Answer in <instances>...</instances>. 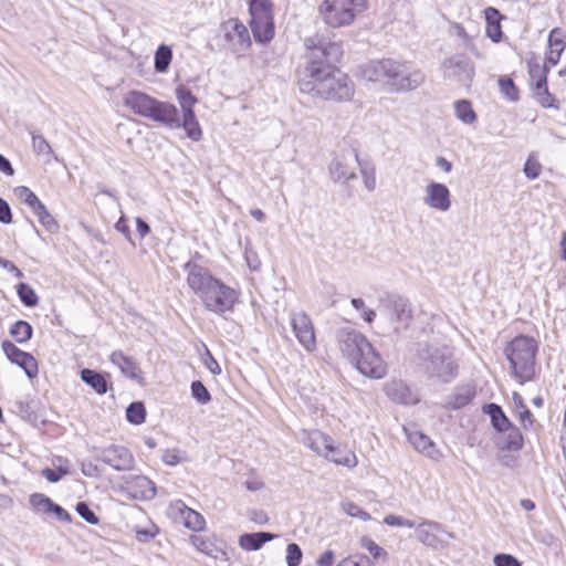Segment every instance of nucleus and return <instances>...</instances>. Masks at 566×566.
<instances>
[{"label": "nucleus", "mask_w": 566, "mask_h": 566, "mask_svg": "<svg viewBox=\"0 0 566 566\" xmlns=\"http://www.w3.org/2000/svg\"><path fill=\"white\" fill-rule=\"evenodd\" d=\"M305 48L306 65L297 74L300 91L324 101H350L355 84L335 65L343 55L342 43L315 34L305 40Z\"/></svg>", "instance_id": "nucleus-1"}, {"label": "nucleus", "mask_w": 566, "mask_h": 566, "mask_svg": "<svg viewBox=\"0 0 566 566\" xmlns=\"http://www.w3.org/2000/svg\"><path fill=\"white\" fill-rule=\"evenodd\" d=\"M189 289L199 297L203 307L217 315L231 312L240 298V291L227 285L211 272L193 262L184 265Z\"/></svg>", "instance_id": "nucleus-2"}, {"label": "nucleus", "mask_w": 566, "mask_h": 566, "mask_svg": "<svg viewBox=\"0 0 566 566\" xmlns=\"http://www.w3.org/2000/svg\"><path fill=\"white\" fill-rule=\"evenodd\" d=\"M337 347L357 370L366 377L380 379L387 374V364L364 334L350 326L335 332Z\"/></svg>", "instance_id": "nucleus-3"}, {"label": "nucleus", "mask_w": 566, "mask_h": 566, "mask_svg": "<svg viewBox=\"0 0 566 566\" xmlns=\"http://www.w3.org/2000/svg\"><path fill=\"white\" fill-rule=\"evenodd\" d=\"M419 368L429 378L442 382L452 381L458 374L453 350L444 345H423L418 352Z\"/></svg>", "instance_id": "nucleus-4"}, {"label": "nucleus", "mask_w": 566, "mask_h": 566, "mask_svg": "<svg viewBox=\"0 0 566 566\" xmlns=\"http://www.w3.org/2000/svg\"><path fill=\"white\" fill-rule=\"evenodd\" d=\"M536 352L534 338L523 335L515 337L504 349L513 375L521 384L531 380L534 375Z\"/></svg>", "instance_id": "nucleus-5"}, {"label": "nucleus", "mask_w": 566, "mask_h": 566, "mask_svg": "<svg viewBox=\"0 0 566 566\" xmlns=\"http://www.w3.org/2000/svg\"><path fill=\"white\" fill-rule=\"evenodd\" d=\"M366 8L365 0H324L318 13L326 25L337 29L350 25Z\"/></svg>", "instance_id": "nucleus-6"}, {"label": "nucleus", "mask_w": 566, "mask_h": 566, "mask_svg": "<svg viewBox=\"0 0 566 566\" xmlns=\"http://www.w3.org/2000/svg\"><path fill=\"white\" fill-rule=\"evenodd\" d=\"M124 104L135 114L161 124H164V122H172L175 115L174 104L158 101L137 91L127 93L124 97Z\"/></svg>", "instance_id": "nucleus-7"}, {"label": "nucleus", "mask_w": 566, "mask_h": 566, "mask_svg": "<svg viewBox=\"0 0 566 566\" xmlns=\"http://www.w3.org/2000/svg\"><path fill=\"white\" fill-rule=\"evenodd\" d=\"M379 302L384 315L394 325L396 333L408 328L412 318V310L408 298L396 293H388L381 296Z\"/></svg>", "instance_id": "nucleus-8"}, {"label": "nucleus", "mask_w": 566, "mask_h": 566, "mask_svg": "<svg viewBox=\"0 0 566 566\" xmlns=\"http://www.w3.org/2000/svg\"><path fill=\"white\" fill-rule=\"evenodd\" d=\"M424 81L426 74L421 70L413 69L406 62L396 61L388 91L391 93L413 91L421 86Z\"/></svg>", "instance_id": "nucleus-9"}, {"label": "nucleus", "mask_w": 566, "mask_h": 566, "mask_svg": "<svg viewBox=\"0 0 566 566\" xmlns=\"http://www.w3.org/2000/svg\"><path fill=\"white\" fill-rule=\"evenodd\" d=\"M292 332L298 344L306 353H314L317 349L315 327L310 315L303 311L290 314Z\"/></svg>", "instance_id": "nucleus-10"}, {"label": "nucleus", "mask_w": 566, "mask_h": 566, "mask_svg": "<svg viewBox=\"0 0 566 566\" xmlns=\"http://www.w3.org/2000/svg\"><path fill=\"white\" fill-rule=\"evenodd\" d=\"M358 164V154L355 149H343L335 155L329 165L331 178L334 182L340 184L355 179Z\"/></svg>", "instance_id": "nucleus-11"}, {"label": "nucleus", "mask_w": 566, "mask_h": 566, "mask_svg": "<svg viewBox=\"0 0 566 566\" xmlns=\"http://www.w3.org/2000/svg\"><path fill=\"white\" fill-rule=\"evenodd\" d=\"M415 528L417 539L434 549L446 548L449 545V538L452 537L441 524L429 520H423Z\"/></svg>", "instance_id": "nucleus-12"}, {"label": "nucleus", "mask_w": 566, "mask_h": 566, "mask_svg": "<svg viewBox=\"0 0 566 566\" xmlns=\"http://www.w3.org/2000/svg\"><path fill=\"white\" fill-rule=\"evenodd\" d=\"M441 67L444 77L454 80L463 85H469L475 74L473 62L461 54H457L444 60Z\"/></svg>", "instance_id": "nucleus-13"}, {"label": "nucleus", "mask_w": 566, "mask_h": 566, "mask_svg": "<svg viewBox=\"0 0 566 566\" xmlns=\"http://www.w3.org/2000/svg\"><path fill=\"white\" fill-rule=\"evenodd\" d=\"M220 32L229 48L234 52L245 51L251 44L247 27L238 19L224 21L220 27Z\"/></svg>", "instance_id": "nucleus-14"}, {"label": "nucleus", "mask_w": 566, "mask_h": 566, "mask_svg": "<svg viewBox=\"0 0 566 566\" xmlns=\"http://www.w3.org/2000/svg\"><path fill=\"white\" fill-rule=\"evenodd\" d=\"M422 201L427 207L439 212H447L452 206L449 188L437 181H430L426 185Z\"/></svg>", "instance_id": "nucleus-15"}, {"label": "nucleus", "mask_w": 566, "mask_h": 566, "mask_svg": "<svg viewBox=\"0 0 566 566\" xmlns=\"http://www.w3.org/2000/svg\"><path fill=\"white\" fill-rule=\"evenodd\" d=\"M301 441L306 448L323 458H328V453L336 451L333 438L319 430H303Z\"/></svg>", "instance_id": "nucleus-16"}, {"label": "nucleus", "mask_w": 566, "mask_h": 566, "mask_svg": "<svg viewBox=\"0 0 566 566\" xmlns=\"http://www.w3.org/2000/svg\"><path fill=\"white\" fill-rule=\"evenodd\" d=\"M1 347L7 358L21 367L30 379L38 375V361L31 354L21 350L10 340L2 342Z\"/></svg>", "instance_id": "nucleus-17"}, {"label": "nucleus", "mask_w": 566, "mask_h": 566, "mask_svg": "<svg viewBox=\"0 0 566 566\" xmlns=\"http://www.w3.org/2000/svg\"><path fill=\"white\" fill-rule=\"evenodd\" d=\"M396 60L384 59L370 61L364 67V76L369 82L379 83L388 88Z\"/></svg>", "instance_id": "nucleus-18"}, {"label": "nucleus", "mask_w": 566, "mask_h": 566, "mask_svg": "<svg viewBox=\"0 0 566 566\" xmlns=\"http://www.w3.org/2000/svg\"><path fill=\"white\" fill-rule=\"evenodd\" d=\"M101 460L117 471H128L134 468V457L124 447H111L102 452Z\"/></svg>", "instance_id": "nucleus-19"}, {"label": "nucleus", "mask_w": 566, "mask_h": 566, "mask_svg": "<svg viewBox=\"0 0 566 566\" xmlns=\"http://www.w3.org/2000/svg\"><path fill=\"white\" fill-rule=\"evenodd\" d=\"M190 542L196 547V549L213 559H228V554L226 552L224 544L216 535H192L190 537Z\"/></svg>", "instance_id": "nucleus-20"}, {"label": "nucleus", "mask_w": 566, "mask_h": 566, "mask_svg": "<svg viewBox=\"0 0 566 566\" xmlns=\"http://www.w3.org/2000/svg\"><path fill=\"white\" fill-rule=\"evenodd\" d=\"M123 490L136 500H151L156 495L154 482L144 475H135L127 479Z\"/></svg>", "instance_id": "nucleus-21"}, {"label": "nucleus", "mask_w": 566, "mask_h": 566, "mask_svg": "<svg viewBox=\"0 0 566 566\" xmlns=\"http://www.w3.org/2000/svg\"><path fill=\"white\" fill-rule=\"evenodd\" d=\"M164 125L170 128H184L187 137L195 142H198L202 137V130L195 113L182 114L180 117L179 111L176 106L172 122H164Z\"/></svg>", "instance_id": "nucleus-22"}, {"label": "nucleus", "mask_w": 566, "mask_h": 566, "mask_svg": "<svg viewBox=\"0 0 566 566\" xmlns=\"http://www.w3.org/2000/svg\"><path fill=\"white\" fill-rule=\"evenodd\" d=\"M386 395L390 400L401 405H415L419 401L417 395L401 380H392L385 387Z\"/></svg>", "instance_id": "nucleus-23"}, {"label": "nucleus", "mask_w": 566, "mask_h": 566, "mask_svg": "<svg viewBox=\"0 0 566 566\" xmlns=\"http://www.w3.org/2000/svg\"><path fill=\"white\" fill-rule=\"evenodd\" d=\"M109 360L119 368L120 373L130 379L140 378V369L136 360L126 356L122 350H115L111 354Z\"/></svg>", "instance_id": "nucleus-24"}, {"label": "nucleus", "mask_w": 566, "mask_h": 566, "mask_svg": "<svg viewBox=\"0 0 566 566\" xmlns=\"http://www.w3.org/2000/svg\"><path fill=\"white\" fill-rule=\"evenodd\" d=\"M566 46L565 36L560 29H553L548 36V53L546 54L545 62L549 64V66H555L562 53L564 52Z\"/></svg>", "instance_id": "nucleus-25"}, {"label": "nucleus", "mask_w": 566, "mask_h": 566, "mask_svg": "<svg viewBox=\"0 0 566 566\" xmlns=\"http://www.w3.org/2000/svg\"><path fill=\"white\" fill-rule=\"evenodd\" d=\"M171 509L180 513L185 527L195 532L203 530L206 521L200 513L186 506L181 501L174 503Z\"/></svg>", "instance_id": "nucleus-26"}, {"label": "nucleus", "mask_w": 566, "mask_h": 566, "mask_svg": "<svg viewBox=\"0 0 566 566\" xmlns=\"http://www.w3.org/2000/svg\"><path fill=\"white\" fill-rule=\"evenodd\" d=\"M403 430L408 437L409 442L413 446V448L417 451L424 453L427 457L432 458V459L438 458L439 452L434 448L432 441L430 440V438L428 436L423 434L420 431H416V430L409 431L406 428Z\"/></svg>", "instance_id": "nucleus-27"}, {"label": "nucleus", "mask_w": 566, "mask_h": 566, "mask_svg": "<svg viewBox=\"0 0 566 566\" xmlns=\"http://www.w3.org/2000/svg\"><path fill=\"white\" fill-rule=\"evenodd\" d=\"M263 20H251L250 25L253 36L256 42L266 43L274 36V22L273 18H266Z\"/></svg>", "instance_id": "nucleus-28"}, {"label": "nucleus", "mask_w": 566, "mask_h": 566, "mask_svg": "<svg viewBox=\"0 0 566 566\" xmlns=\"http://www.w3.org/2000/svg\"><path fill=\"white\" fill-rule=\"evenodd\" d=\"M274 536L275 535L266 532L243 534L239 538V545L245 551H258L263 546V544L272 541Z\"/></svg>", "instance_id": "nucleus-29"}, {"label": "nucleus", "mask_w": 566, "mask_h": 566, "mask_svg": "<svg viewBox=\"0 0 566 566\" xmlns=\"http://www.w3.org/2000/svg\"><path fill=\"white\" fill-rule=\"evenodd\" d=\"M484 17L486 20V34L493 42H499L502 36L501 30V19L499 10L495 8L489 7L484 10Z\"/></svg>", "instance_id": "nucleus-30"}, {"label": "nucleus", "mask_w": 566, "mask_h": 566, "mask_svg": "<svg viewBox=\"0 0 566 566\" xmlns=\"http://www.w3.org/2000/svg\"><path fill=\"white\" fill-rule=\"evenodd\" d=\"M81 379L86 385L92 387L95 390V392L98 395H104L108 390V385H107L105 377L102 374H99L93 369H88V368L82 369L81 370Z\"/></svg>", "instance_id": "nucleus-31"}, {"label": "nucleus", "mask_w": 566, "mask_h": 566, "mask_svg": "<svg viewBox=\"0 0 566 566\" xmlns=\"http://www.w3.org/2000/svg\"><path fill=\"white\" fill-rule=\"evenodd\" d=\"M251 20L273 18L272 3L270 0H248ZM265 20H263L264 22Z\"/></svg>", "instance_id": "nucleus-32"}, {"label": "nucleus", "mask_w": 566, "mask_h": 566, "mask_svg": "<svg viewBox=\"0 0 566 566\" xmlns=\"http://www.w3.org/2000/svg\"><path fill=\"white\" fill-rule=\"evenodd\" d=\"M485 413L491 418L492 426L500 432L505 430L512 423L503 412L502 408L495 403H489L484 407Z\"/></svg>", "instance_id": "nucleus-33"}, {"label": "nucleus", "mask_w": 566, "mask_h": 566, "mask_svg": "<svg viewBox=\"0 0 566 566\" xmlns=\"http://www.w3.org/2000/svg\"><path fill=\"white\" fill-rule=\"evenodd\" d=\"M176 98L182 114L195 113L193 107L198 99L189 88L185 87L184 85H179L176 88Z\"/></svg>", "instance_id": "nucleus-34"}, {"label": "nucleus", "mask_w": 566, "mask_h": 566, "mask_svg": "<svg viewBox=\"0 0 566 566\" xmlns=\"http://www.w3.org/2000/svg\"><path fill=\"white\" fill-rule=\"evenodd\" d=\"M326 459L337 465H343L349 469H353L358 464V459L353 451L339 450L337 448L335 452L328 453V458Z\"/></svg>", "instance_id": "nucleus-35"}, {"label": "nucleus", "mask_w": 566, "mask_h": 566, "mask_svg": "<svg viewBox=\"0 0 566 566\" xmlns=\"http://www.w3.org/2000/svg\"><path fill=\"white\" fill-rule=\"evenodd\" d=\"M455 116L463 124L472 125L476 122V114L472 108V105L467 99H460L454 103Z\"/></svg>", "instance_id": "nucleus-36"}, {"label": "nucleus", "mask_w": 566, "mask_h": 566, "mask_svg": "<svg viewBox=\"0 0 566 566\" xmlns=\"http://www.w3.org/2000/svg\"><path fill=\"white\" fill-rule=\"evenodd\" d=\"M504 434L502 448L507 450H520L523 446V437L520 430L513 424L501 431Z\"/></svg>", "instance_id": "nucleus-37"}, {"label": "nucleus", "mask_w": 566, "mask_h": 566, "mask_svg": "<svg viewBox=\"0 0 566 566\" xmlns=\"http://www.w3.org/2000/svg\"><path fill=\"white\" fill-rule=\"evenodd\" d=\"M32 212L38 217L39 222L50 232H56L59 230V223L54 217L49 212L44 203L41 201Z\"/></svg>", "instance_id": "nucleus-38"}, {"label": "nucleus", "mask_w": 566, "mask_h": 566, "mask_svg": "<svg viewBox=\"0 0 566 566\" xmlns=\"http://www.w3.org/2000/svg\"><path fill=\"white\" fill-rule=\"evenodd\" d=\"M475 391L471 386H464L457 389L449 403L454 409L467 406L474 397Z\"/></svg>", "instance_id": "nucleus-39"}, {"label": "nucleus", "mask_w": 566, "mask_h": 566, "mask_svg": "<svg viewBox=\"0 0 566 566\" xmlns=\"http://www.w3.org/2000/svg\"><path fill=\"white\" fill-rule=\"evenodd\" d=\"M171 59V49L167 45H160L155 53V70L159 73L166 72Z\"/></svg>", "instance_id": "nucleus-40"}, {"label": "nucleus", "mask_w": 566, "mask_h": 566, "mask_svg": "<svg viewBox=\"0 0 566 566\" xmlns=\"http://www.w3.org/2000/svg\"><path fill=\"white\" fill-rule=\"evenodd\" d=\"M10 334L18 343L28 342L32 337V326L25 321H18L11 326Z\"/></svg>", "instance_id": "nucleus-41"}, {"label": "nucleus", "mask_w": 566, "mask_h": 566, "mask_svg": "<svg viewBox=\"0 0 566 566\" xmlns=\"http://www.w3.org/2000/svg\"><path fill=\"white\" fill-rule=\"evenodd\" d=\"M17 293L20 298V301L28 307H33L38 305L39 297L35 293V291L25 283H20L17 286Z\"/></svg>", "instance_id": "nucleus-42"}, {"label": "nucleus", "mask_w": 566, "mask_h": 566, "mask_svg": "<svg viewBox=\"0 0 566 566\" xmlns=\"http://www.w3.org/2000/svg\"><path fill=\"white\" fill-rule=\"evenodd\" d=\"M30 504L38 513L51 514L54 503L41 493H34L30 496Z\"/></svg>", "instance_id": "nucleus-43"}, {"label": "nucleus", "mask_w": 566, "mask_h": 566, "mask_svg": "<svg viewBox=\"0 0 566 566\" xmlns=\"http://www.w3.org/2000/svg\"><path fill=\"white\" fill-rule=\"evenodd\" d=\"M32 149L38 156L52 157L54 153L49 142L39 134L32 133Z\"/></svg>", "instance_id": "nucleus-44"}, {"label": "nucleus", "mask_w": 566, "mask_h": 566, "mask_svg": "<svg viewBox=\"0 0 566 566\" xmlns=\"http://www.w3.org/2000/svg\"><path fill=\"white\" fill-rule=\"evenodd\" d=\"M534 91H535V95H536L538 102L544 107H553L554 106L553 97L547 90L546 78H542L541 81H537L536 83H534Z\"/></svg>", "instance_id": "nucleus-45"}, {"label": "nucleus", "mask_w": 566, "mask_h": 566, "mask_svg": "<svg viewBox=\"0 0 566 566\" xmlns=\"http://www.w3.org/2000/svg\"><path fill=\"white\" fill-rule=\"evenodd\" d=\"M542 165L535 153H531L524 164V174L528 179H536L542 172Z\"/></svg>", "instance_id": "nucleus-46"}, {"label": "nucleus", "mask_w": 566, "mask_h": 566, "mask_svg": "<svg viewBox=\"0 0 566 566\" xmlns=\"http://www.w3.org/2000/svg\"><path fill=\"white\" fill-rule=\"evenodd\" d=\"M127 420L134 424H140L145 421L146 411L142 402H133L126 410Z\"/></svg>", "instance_id": "nucleus-47"}, {"label": "nucleus", "mask_w": 566, "mask_h": 566, "mask_svg": "<svg viewBox=\"0 0 566 566\" xmlns=\"http://www.w3.org/2000/svg\"><path fill=\"white\" fill-rule=\"evenodd\" d=\"M17 197L25 203L31 210L36 207L41 200L39 197L25 186H20L14 189Z\"/></svg>", "instance_id": "nucleus-48"}, {"label": "nucleus", "mask_w": 566, "mask_h": 566, "mask_svg": "<svg viewBox=\"0 0 566 566\" xmlns=\"http://www.w3.org/2000/svg\"><path fill=\"white\" fill-rule=\"evenodd\" d=\"M342 509L347 515H349L352 517L359 518L364 522L371 520V516L368 512H366L365 510H363L360 506H358L357 504H355L353 502H349V501L343 502Z\"/></svg>", "instance_id": "nucleus-49"}, {"label": "nucleus", "mask_w": 566, "mask_h": 566, "mask_svg": "<svg viewBox=\"0 0 566 566\" xmlns=\"http://www.w3.org/2000/svg\"><path fill=\"white\" fill-rule=\"evenodd\" d=\"M191 395L201 405H206L211 400L208 389L199 380L191 384Z\"/></svg>", "instance_id": "nucleus-50"}, {"label": "nucleus", "mask_w": 566, "mask_h": 566, "mask_svg": "<svg viewBox=\"0 0 566 566\" xmlns=\"http://www.w3.org/2000/svg\"><path fill=\"white\" fill-rule=\"evenodd\" d=\"M360 545H361L363 548L368 551L369 554L374 558H379L381 556H387L386 551L382 547H380L374 539H371L368 536L361 537Z\"/></svg>", "instance_id": "nucleus-51"}, {"label": "nucleus", "mask_w": 566, "mask_h": 566, "mask_svg": "<svg viewBox=\"0 0 566 566\" xmlns=\"http://www.w3.org/2000/svg\"><path fill=\"white\" fill-rule=\"evenodd\" d=\"M43 476L52 483L59 482L64 475L69 474L67 464H60L57 470L45 468L42 470Z\"/></svg>", "instance_id": "nucleus-52"}, {"label": "nucleus", "mask_w": 566, "mask_h": 566, "mask_svg": "<svg viewBox=\"0 0 566 566\" xmlns=\"http://www.w3.org/2000/svg\"><path fill=\"white\" fill-rule=\"evenodd\" d=\"M352 306L356 311L361 312V318L367 323H373L376 317V312L371 308L366 307L364 300L361 298H352Z\"/></svg>", "instance_id": "nucleus-53"}, {"label": "nucleus", "mask_w": 566, "mask_h": 566, "mask_svg": "<svg viewBox=\"0 0 566 566\" xmlns=\"http://www.w3.org/2000/svg\"><path fill=\"white\" fill-rule=\"evenodd\" d=\"M302 551L295 543H291L286 547V564L287 566H298L302 559Z\"/></svg>", "instance_id": "nucleus-54"}, {"label": "nucleus", "mask_w": 566, "mask_h": 566, "mask_svg": "<svg viewBox=\"0 0 566 566\" xmlns=\"http://www.w3.org/2000/svg\"><path fill=\"white\" fill-rule=\"evenodd\" d=\"M548 63H544V65H539L537 62H530L528 70L530 75L533 82L541 81L542 78H546V72L551 69Z\"/></svg>", "instance_id": "nucleus-55"}, {"label": "nucleus", "mask_w": 566, "mask_h": 566, "mask_svg": "<svg viewBox=\"0 0 566 566\" xmlns=\"http://www.w3.org/2000/svg\"><path fill=\"white\" fill-rule=\"evenodd\" d=\"M384 523L389 526H397V527H408V528L416 527L415 522L407 520L399 515H394V514L386 515L384 518Z\"/></svg>", "instance_id": "nucleus-56"}, {"label": "nucleus", "mask_w": 566, "mask_h": 566, "mask_svg": "<svg viewBox=\"0 0 566 566\" xmlns=\"http://www.w3.org/2000/svg\"><path fill=\"white\" fill-rule=\"evenodd\" d=\"M76 512L78 513V515L85 520L87 523L90 524H97L98 523V518L97 516L95 515V513L88 507V505L84 502H78L76 504Z\"/></svg>", "instance_id": "nucleus-57"}, {"label": "nucleus", "mask_w": 566, "mask_h": 566, "mask_svg": "<svg viewBox=\"0 0 566 566\" xmlns=\"http://www.w3.org/2000/svg\"><path fill=\"white\" fill-rule=\"evenodd\" d=\"M360 174L365 188L370 192L374 191L376 189L377 184L375 169L364 167L360 169Z\"/></svg>", "instance_id": "nucleus-58"}, {"label": "nucleus", "mask_w": 566, "mask_h": 566, "mask_svg": "<svg viewBox=\"0 0 566 566\" xmlns=\"http://www.w3.org/2000/svg\"><path fill=\"white\" fill-rule=\"evenodd\" d=\"M499 84L501 86V91L509 99L515 101L517 98V90L511 78H500Z\"/></svg>", "instance_id": "nucleus-59"}, {"label": "nucleus", "mask_w": 566, "mask_h": 566, "mask_svg": "<svg viewBox=\"0 0 566 566\" xmlns=\"http://www.w3.org/2000/svg\"><path fill=\"white\" fill-rule=\"evenodd\" d=\"M495 566H522L521 563L511 554H496L493 558Z\"/></svg>", "instance_id": "nucleus-60"}, {"label": "nucleus", "mask_w": 566, "mask_h": 566, "mask_svg": "<svg viewBox=\"0 0 566 566\" xmlns=\"http://www.w3.org/2000/svg\"><path fill=\"white\" fill-rule=\"evenodd\" d=\"M244 258H245L248 266L252 271H256L260 269L261 261H260L258 254L248 245L245 247V250H244Z\"/></svg>", "instance_id": "nucleus-61"}, {"label": "nucleus", "mask_w": 566, "mask_h": 566, "mask_svg": "<svg viewBox=\"0 0 566 566\" xmlns=\"http://www.w3.org/2000/svg\"><path fill=\"white\" fill-rule=\"evenodd\" d=\"M161 459L168 465H177L182 461L180 452L176 449L166 450Z\"/></svg>", "instance_id": "nucleus-62"}, {"label": "nucleus", "mask_w": 566, "mask_h": 566, "mask_svg": "<svg viewBox=\"0 0 566 566\" xmlns=\"http://www.w3.org/2000/svg\"><path fill=\"white\" fill-rule=\"evenodd\" d=\"M12 221V213L10 206L6 200L0 198V222L8 224Z\"/></svg>", "instance_id": "nucleus-63"}, {"label": "nucleus", "mask_w": 566, "mask_h": 566, "mask_svg": "<svg viewBox=\"0 0 566 566\" xmlns=\"http://www.w3.org/2000/svg\"><path fill=\"white\" fill-rule=\"evenodd\" d=\"M452 28L455 35L459 36L464 42V44L468 46L471 45L473 36L470 35L461 24L455 23Z\"/></svg>", "instance_id": "nucleus-64"}]
</instances>
